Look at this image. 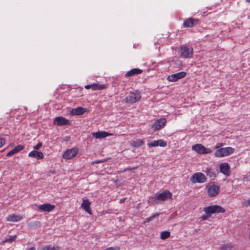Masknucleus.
<instances>
[{
  "instance_id": "obj_36",
  "label": "nucleus",
  "mask_w": 250,
  "mask_h": 250,
  "mask_svg": "<svg viewBox=\"0 0 250 250\" xmlns=\"http://www.w3.org/2000/svg\"><path fill=\"white\" fill-rule=\"evenodd\" d=\"M5 141L3 138H0V148L5 144Z\"/></svg>"
},
{
  "instance_id": "obj_30",
  "label": "nucleus",
  "mask_w": 250,
  "mask_h": 250,
  "mask_svg": "<svg viewBox=\"0 0 250 250\" xmlns=\"http://www.w3.org/2000/svg\"><path fill=\"white\" fill-rule=\"evenodd\" d=\"M24 148V146L21 145H19L17 146L14 148L16 153L19 152V151L22 150Z\"/></svg>"
},
{
  "instance_id": "obj_33",
  "label": "nucleus",
  "mask_w": 250,
  "mask_h": 250,
  "mask_svg": "<svg viewBox=\"0 0 250 250\" xmlns=\"http://www.w3.org/2000/svg\"><path fill=\"white\" fill-rule=\"evenodd\" d=\"M15 153H17L14 149V148H13V149H12L11 150H10L9 152H8L7 154V156H11Z\"/></svg>"
},
{
  "instance_id": "obj_24",
  "label": "nucleus",
  "mask_w": 250,
  "mask_h": 250,
  "mask_svg": "<svg viewBox=\"0 0 250 250\" xmlns=\"http://www.w3.org/2000/svg\"><path fill=\"white\" fill-rule=\"evenodd\" d=\"M144 144V142L142 140H137L136 141H132L130 142V145L132 146L138 147Z\"/></svg>"
},
{
  "instance_id": "obj_3",
  "label": "nucleus",
  "mask_w": 250,
  "mask_h": 250,
  "mask_svg": "<svg viewBox=\"0 0 250 250\" xmlns=\"http://www.w3.org/2000/svg\"><path fill=\"white\" fill-rule=\"evenodd\" d=\"M141 99V95L138 90H133L127 95L123 101L127 104H132L139 102Z\"/></svg>"
},
{
  "instance_id": "obj_16",
  "label": "nucleus",
  "mask_w": 250,
  "mask_h": 250,
  "mask_svg": "<svg viewBox=\"0 0 250 250\" xmlns=\"http://www.w3.org/2000/svg\"><path fill=\"white\" fill-rule=\"evenodd\" d=\"M38 208L42 211L50 212L53 210L55 208V206L48 203L39 205L37 206Z\"/></svg>"
},
{
  "instance_id": "obj_14",
  "label": "nucleus",
  "mask_w": 250,
  "mask_h": 250,
  "mask_svg": "<svg viewBox=\"0 0 250 250\" xmlns=\"http://www.w3.org/2000/svg\"><path fill=\"white\" fill-rule=\"evenodd\" d=\"M69 121L66 118L60 116L56 117L54 122V124L59 126L67 125L69 124Z\"/></svg>"
},
{
  "instance_id": "obj_1",
  "label": "nucleus",
  "mask_w": 250,
  "mask_h": 250,
  "mask_svg": "<svg viewBox=\"0 0 250 250\" xmlns=\"http://www.w3.org/2000/svg\"><path fill=\"white\" fill-rule=\"evenodd\" d=\"M178 53L182 58H191L193 54V49L189 45L184 44L178 48Z\"/></svg>"
},
{
  "instance_id": "obj_13",
  "label": "nucleus",
  "mask_w": 250,
  "mask_h": 250,
  "mask_svg": "<svg viewBox=\"0 0 250 250\" xmlns=\"http://www.w3.org/2000/svg\"><path fill=\"white\" fill-rule=\"evenodd\" d=\"M87 111V109L86 108L79 107L76 108L72 109L70 112V114L72 116L81 115L83 114Z\"/></svg>"
},
{
  "instance_id": "obj_20",
  "label": "nucleus",
  "mask_w": 250,
  "mask_h": 250,
  "mask_svg": "<svg viewBox=\"0 0 250 250\" xmlns=\"http://www.w3.org/2000/svg\"><path fill=\"white\" fill-rule=\"evenodd\" d=\"M198 22V20L189 18L185 21L183 23V26L185 27H191L194 25L197 24Z\"/></svg>"
},
{
  "instance_id": "obj_32",
  "label": "nucleus",
  "mask_w": 250,
  "mask_h": 250,
  "mask_svg": "<svg viewBox=\"0 0 250 250\" xmlns=\"http://www.w3.org/2000/svg\"><path fill=\"white\" fill-rule=\"evenodd\" d=\"M158 215H159V214H154V215H153V216H151V217H149V218H147V219H146V221L147 222H149L151 221H152L154 218H156V217H158Z\"/></svg>"
},
{
  "instance_id": "obj_35",
  "label": "nucleus",
  "mask_w": 250,
  "mask_h": 250,
  "mask_svg": "<svg viewBox=\"0 0 250 250\" xmlns=\"http://www.w3.org/2000/svg\"><path fill=\"white\" fill-rule=\"evenodd\" d=\"M120 248L118 247H109L104 250H119Z\"/></svg>"
},
{
  "instance_id": "obj_41",
  "label": "nucleus",
  "mask_w": 250,
  "mask_h": 250,
  "mask_svg": "<svg viewBox=\"0 0 250 250\" xmlns=\"http://www.w3.org/2000/svg\"><path fill=\"white\" fill-rule=\"evenodd\" d=\"M202 220H206L207 219V217L206 216H202L201 217Z\"/></svg>"
},
{
  "instance_id": "obj_17",
  "label": "nucleus",
  "mask_w": 250,
  "mask_h": 250,
  "mask_svg": "<svg viewBox=\"0 0 250 250\" xmlns=\"http://www.w3.org/2000/svg\"><path fill=\"white\" fill-rule=\"evenodd\" d=\"M92 135L96 139H102L111 136L112 134L105 131H98L97 132L92 133Z\"/></svg>"
},
{
  "instance_id": "obj_43",
  "label": "nucleus",
  "mask_w": 250,
  "mask_h": 250,
  "mask_svg": "<svg viewBox=\"0 0 250 250\" xmlns=\"http://www.w3.org/2000/svg\"><path fill=\"white\" fill-rule=\"evenodd\" d=\"M247 2H250V0H246Z\"/></svg>"
},
{
  "instance_id": "obj_34",
  "label": "nucleus",
  "mask_w": 250,
  "mask_h": 250,
  "mask_svg": "<svg viewBox=\"0 0 250 250\" xmlns=\"http://www.w3.org/2000/svg\"><path fill=\"white\" fill-rule=\"evenodd\" d=\"M42 146V144L41 143H38L36 146H34V150H37L40 149V148Z\"/></svg>"
},
{
  "instance_id": "obj_27",
  "label": "nucleus",
  "mask_w": 250,
  "mask_h": 250,
  "mask_svg": "<svg viewBox=\"0 0 250 250\" xmlns=\"http://www.w3.org/2000/svg\"><path fill=\"white\" fill-rule=\"evenodd\" d=\"M170 235V233L168 231H164L161 233L160 237L162 239H166Z\"/></svg>"
},
{
  "instance_id": "obj_5",
  "label": "nucleus",
  "mask_w": 250,
  "mask_h": 250,
  "mask_svg": "<svg viewBox=\"0 0 250 250\" xmlns=\"http://www.w3.org/2000/svg\"><path fill=\"white\" fill-rule=\"evenodd\" d=\"M204 211L207 214H214L224 213L225 212V209L220 206L213 205L204 208Z\"/></svg>"
},
{
  "instance_id": "obj_37",
  "label": "nucleus",
  "mask_w": 250,
  "mask_h": 250,
  "mask_svg": "<svg viewBox=\"0 0 250 250\" xmlns=\"http://www.w3.org/2000/svg\"><path fill=\"white\" fill-rule=\"evenodd\" d=\"M244 205L246 206H250V198L245 202Z\"/></svg>"
},
{
  "instance_id": "obj_26",
  "label": "nucleus",
  "mask_w": 250,
  "mask_h": 250,
  "mask_svg": "<svg viewBox=\"0 0 250 250\" xmlns=\"http://www.w3.org/2000/svg\"><path fill=\"white\" fill-rule=\"evenodd\" d=\"M59 248L57 246L47 245L42 247V250H59Z\"/></svg>"
},
{
  "instance_id": "obj_7",
  "label": "nucleus",
  "mask_w": 250,
  "mask_h": 250,
  "mask_svg": "<svg viewBox=\"0 0 250 250\" xmlns=\"http://www.w3.org/2000/svg\"><path fill=\"white\" fill-rule=\"evenodd\" d=\"M190 180L194 183H203L207 181V178L203 173L197 172L192 175Z\"/></svg>"
},
{
  "instance_id": "obj_15",
  "label": "nucleus",
  "mask_w": 250,
  "mask_h": 250,
  "mask_svg": "<svg viewBox=\"0 0 250 250\" xmlns=\"http://www.w3.org/2000/svg\"><path fill=\"white\" fill-rule=\"evenodd\" d=\"M220 171L226 176H229L230 174V167L227 163H224L220 165Z\"/></svg>"
},
{
  "instance_id": "obj_38",
  "label": "nucleus",
  "mask_w": 250,
  "mask_h": 250,
  "mask_svg": "<svg viewBox=\"0 0 250 250\" xmlns=\"http://www.w3.org/2000/svg\"><path fill=\"white\" fill-rule=\"evenodd\" d=\"M104 162H105V160L104 159H102V160H98L97 161L94 162V164L102 163H104Z\"/></svg>"
},
{
  "instance_id": "obj_8",
  "label": "nucleus",
  "mask_w": 250,
  "mask_h": 250,
  "mask_svg": "<svg viewBox=\"0 0 250 250\" xmlns=\"http://www.w3.org/2000/svg\"><path fill=\"white\" fill-rule=\"evenodd\" d=\"M77 147H73L66 150L63 154V158L64 159L70 160L75 157L78 153Z\"/></svg>"
},
{
  "instance_id": "obj_18",
  "label": "nucleus",
  "mask_w": 250,
  "mask_h": 250,
  "mask_svg": "<svg viewBox=\"0 0 250 250\" xmlns=\"http://www.w3.org/2000/svg\"><path fill=\"white\" fill-rule=\"evenodd\" d=\"M23 219V217L21 215H15L14 214H10L7 216L6 220L8 222H17L20 221Z\"/></svg>"
},
{
  "instance_id": "obj_9",
  "label": "nucleus",
  "mask_w": 250,
  "mask_h": 250,
  "mask_svg": "<svg viewBox=\"0 0 250 250\" xmlns=\"http://www.w3.org/2000/svg\"><path fill=\"white\" fill-rule=\"evenodd\" d=\"M186 76V73L184 71H181L178 73H174L169 75L167 77V80L169 82H174L179 79L184 78Z\"/></svg>"
},
{
  "instance_id": "obj_25",
  "label": "nucleus",
  "mask_w": 250,
  "mask_h": 250,
  "mask_svg": "<svg viewBox=\"0 0 250 250\" xmlns=\"http://www.w3.org/2000/svg\"><path fill=\"white\" fill-rule=\"evenodd\" d=\"M205 172L207 174V175L211 179H213L215 178V174L214 172L211 169L207 168L205 171Z\"/></svg>"
},
{
  "instance_id": "obj_23",
  "label": "nucleus",
  "mask_w": 250,
  "mask_h": 250,
  "mask_svg": "<svg viewBox=\"0 0 250 250\" xmlns=\"http://www.w3.org/2000/svg\"><path fill=\"white\" fill-rule=\"evenodd\" d=\"M41 226V223L40 221H31L27 223V226L30 229L39 228Z\"/></svg>"
},
{
  "instance_id": "obj_6",
  "label": "nucleus",
  "mask_w": 250,
  "mask_h": 250,
  "mask_svg": "<svg viewBox=\"0 0 250 250\" xmlns=\"http://www.w3.org/2000/svg\"><path fill=\"white\" fill-rule=\"evenodd\" d=\"M192 149L200 154H208L212 152L211 149L205 147L201 144H196L192 146Z\"/></svg>"
},
{
  "instance_id": "obj_22",
  "label": "nucleus",
  "mask_w": 250,
  "mask_h": 250,
  "mask_svg": "<svg viewBox=\"0 0 250 250\" xmlns=\"http://www.w3.org/2000/svg\"><path fill=\"white\" fill-rule=\"evenodd\" d=\"M142 72V70L141 69L138 68H133L130 70V71L127 72L125 74V76L130 77L131 76L135 75L136 74H141Z\"/></svg>"
},
{
  "instance_id": "obj_4",
  "label": "nucleus",
  "mask_w": 250,
  "mask_h": 250,
  "mask_svg": "<svg viewBox=\"0 0 250 250\" xmlns=\"http://www.w3.org/2000/svg\"><path fill=\"white\" fill-rule=\"evenodd\" d=\"M172 197V193L169 191L165 190L162 193L158 194L152 198L153 202L156 204H159Z\"/></svg>"
},
{
  "instance_id": "obj_12",
  "label": "nucleus",
  "mask_w": 250,
  "mask_h": 250,
  "mask_svg": "<svg viewBox=\"0 0 250 250\" xmlns=\"http://www.w3.org/2000/svg\"><path fill=\"white\" fill-rule=\"evenodd\" d=\"M166 122L167 121L165 119L161 118L157 120L152 125V127L154 129V130H160L165 125Z\"/></svg>"
},
{
  "instance_id": "obj_11",
  "label": "nucleus",
  "mask_w": 250,
  "mask_h": 250,
  "mask_svg": "<svg viewBox=\"0 0 250 250\" xmlns=\"http://www.w3.org/2000/svg\"><path fill=\"white\" fill-rule=\"evenodd\" d=\"M207 188L208 194L210 197L216 196L219 192V188L215 185L208 186Z\"/></svg>"
},
{
  "instance_id": "obj_31",
  "label": "nucleus",
  "mask_w": 250,
  "mask_h": 250,
  "mask_svg": "<svg viewBox=\"0 0 250 250\" xmlns=\"http://www.w3.org/2000/svg\"><path fill=\"white\" fill-rule=\"evenodd\" d=\"M158 146H160L162 147H165L167 146V143L165 141H164L163 140H158Z\"/></svg>"
},
{
  "instance_id": "obj_39",
  "label": "nucleus",
  "mask_w": 250,
  "mask_h": 250,
  "mask_svg": "<svg viewBox=\"0 0 250 250\" xmlns=\"http://www.w3.org/2000/svg\"><path fill=\"white\" fill-rule=\"evenodd\" d=\"M15 238H16V236H14L12 238L11 237L10 238L7 239V241H9V242H11L13 240H14Z\"/></svg>"
},
{
  "instance_id": "obj_40",
  "label": "nucleus",
  "mask_w": 250,
  "mask_h": 250,
  "mask_svg": "<svg viewBox=\"0 0 250 250\" xmlns=\"http://www.w3.org/2000/svg\"><path fill=\"white\" fill-rule=\"evenodd\" d=\"M26 250H36V248L34 247H32L30 248L27 249Z\"/></svg>"
},
{
  "instance_id": "obj_28",
  "label": "nucleus",
  "mask_w": 250,
  "mask_h": 250,
  "mask_svg": "<svg viewBox=\"0 0 250 250\" xmlns=\"http://www.w3.org/2000/svg\"><path fill=\"white\" fill-rule=\"evenodd\" d=\"M232 248V246L231 243H228L223 245L221 248V250H231Z\"/></svg>"
},
{
  "instance_id": "obj_21",
  "label": "nucleus",
  "mask_w": 250,
  "mask_h": 250,
  "mask_svg": "<svg viewBox=\"0 0 250 250\" xmlns=\"http://www.w3.org/2000/svg\"><path fill=\"white\" fill-rule=\"evenodd\" d=\"M90 204L91 203L88 199H84L81 205L82 208L89 214H91L90 210Z\"/></svg>"
},
{
  "instance_id": "obj_42",
  "label": "nucleus",
  "mask_w": 250,
  "mask_h": 250,
  "mask_svg": "<svg viewBox=\"0 0 250 250\" xmlns=\"http://www.w3.org/2000/svg\"><path fill=\"white\" fill-rule=\"evenodd\" d=\"M125 200L124 199H121L120 201V203H123L124 202Z\"/></svg>"
},
{
  "instance_id": "obj_2",
  "label": "nucleus",
  "mask_w": 250,
  "mask_h": 250,
  "mask_svg": "<svg viewBox=\"0 0 250 250\" xmlns=\"http://www.w3.org/2000/svg\"><path fill=\"white\" fill-rule=\"evenodd\" d=\"M222 144L216 145L215 148L217 149L214 155L217 157H223L229 155L233 153L234 149L231 147L220 148Z\"/></svg>"
},
{
  "instance_id": "obj_19",
  "label": "nucleus",
  "mask_w": 250,
  "mask_h": 250,
  "mask_svg": "<svg viewBox=\"0 0 250 250\" xmlns=\"http://www.w3.org/2000/svg\"><path fill=\"white\" fill-rule=\"evenodd\" d=\"M30 157L35 158L38 160L42 159L44 158V155L42 152L37 150H32L28 154Z\"/></svg>"
},
{
  "instance_id": "obj_10",
  "label": "nucleus",
  "mask_w": 250,
  "mask_h": 250,
  "mask_svg": "<svg viewBox=\"0 0 250 250\" xmlns=\"http://www.w3.org/2000/svg\"><path fill=\"white\" fill-rule=\"evenodd\" d=\"M84 87L86 89L91 88L92 90L96 91L105 89L106 88V86L105 84H104L93 83L90 84L85 85L84 86Z\"/></svg>"
},
{
  "instance_id": "obj_29",
  "label": "nucleus",
  "mask_w": 250,
  "mask_h": 250,
  "mask_svg": "<svg viewBox=\"0 0 250 250\" xmlns=\"http://www.w3.org/2000/svg\"><path fill=\"white\" fill-rule=\"evenodd\" d=\"M148 147H155L158 146V141H154L147 144Z\"/></svg>"
}]
</instances>
